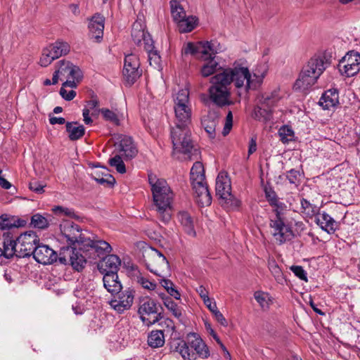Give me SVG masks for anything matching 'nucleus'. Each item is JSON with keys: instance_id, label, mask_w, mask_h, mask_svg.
Returning <instances> with one entry per match:
<instances>
[{"instance_id": "nucleus-1", "label": "nucleus", "mask_w": 360, "mask_h": 360, "mask_svg": "<svg viewBox=\"0 0 360 360\" xmlns=\"http://www.w3.org/2000/svg\"><path fill=\"white\" fill-rule=\"evenodd\" d=\"M267 73L265 64L258 65L250 72L244 63L236 61L212 76L210 79L208 95L210 101L218 107L231 105V88L233 84L238 96L251 90L258 89Z\"/></svg>"}, {"instance_id": "nucleus-2", "label": "nucleus", "mask_w": 360, "mask_h": 360, "mask_svg": "<svg viewBox=\"0 0 360 360\" xmlns=\"http://www.w3.org/2000/svg\"><path fill=\"white\" fill-rule=\"evenodd\" d=\"M175 126L171 130V139L173 144V153L184 154L191 158L193 150L191 139L190 125L191 124V107H181L174 109Z\"/></svg>"}, {"instance_id": "nucleus-3", "label": "nucleus", "mask_w": 360, "mask_h": 360, "mask_svg": "<svg viewBox=\"0 0 360 360\" xmlns=\"http://www.w3.org/2000/svg\"><path fill=\"white\" fill-rule=\"evenodd\" d=\"M148 182L151 187L153 205L158 217L163 223H168L172 218L174 194L164 179H159L153 174H148Z\"/></svg>"}, {"instance_id": "nucleus-4", "label": "nucleus", "mask_w": 360, "mask_h": 360, "mask_svg": "<svg viewBox=\"0 0 360 360\" xmlns=\"http://www.w3.org/2000/svg\"><path fill=\"white\" fill-rule=\"evenodd\" d=\"M330 56L326 53L313 56L303 66L294 88L299 91H305L315 84L331 63Z\"/></svg>"}, {"instance_id": "nucleus-5", "label": "nucleus", "mask_w": 360, "mask_h": 360, "mask_svg": "<svg viewBox=\"0 0 360 360\" xmlns=\"http://www.w3.org/2000/svg\"><path fill=\"white\" fill-rule=\"evenodd\" d=\"M144 262L147 269L160 277L165 278L169 275L170 268L166 257L156 249L146 251L143 255Z\"/></svg>"}, {"instance_id": "nucleus-6", "label": "nucleus", "mask_w": 360, "mask_h": 360, "mask_svg": "<svg viewBox=\"0 0 360 360\" xmlns=\"http://www.w3.org/2000/svg\"><path fill=\"white\" fill-rule=\"evenodd\" d=\"M82 250L79 248V250L74 248L71 246H64L60 248L58 255V261L62 264H70L74 269L79 271L83 269L86 263V257L87 252H85V255H83L80 251Z\"/></svg>"}, {"instance_id": "nucleus-7", "label": "nucleus", "mask_w": 360, "mask_h": 360, "mask_svg": "<svg viewBox=\"0 0 360 360\" xmlns=\"http://www.w3.org/2000/svg\"><path fill=\"white\" fill-rule=\"evenodd\" d=\"M62 236L70 245L77 243L81 248L83 241L85 240L89 233L87 231L82 232L80 227L71 221H63L60 225Z\"/></svg>"}, {"instance_id": "nucleus-8", "label": "nucleus", "mask_w": 360, "mask_h": 360, "mask_svg": "<svg viewBox=\"0 0 360 360\" xmlns=\"http://www.w3.org/2000/svg\"><path fill=\"white\" fill-rule=\"evenodd\" d=\"M70 45L65 41H57L44 48L39 60V64L42 67H47L54 60L66 55L70 51Z\"/></svg>"}, {"instance_id": "nucleus-9", "label": "nucleus", "mask_w": 360, "mask_h": 360, "mask_svg": "<svg viewBox=\"0 0 360 360\" xmlns=\"http://www.w3.org/2000/svg\"><path fill=\"white\" fill-rule=\"evenodd\" d=\"M269 227L271 235L279 244L290 240L294 236L291 227L285 219L269 217Z\"/></svg>"}, {"instance_id": "nucleus-10", "label": "nucleus", "mask_w": 360, "mask_h": 360, "mask_svg": "<svg viewBox=\"0 0 360 360\" xmlns=\"http://www.w3.org/2000/svg\"><path fill=\"white\" fill-rule=\"evenodd\" d=\"M39 242L34 231H27L16 238L17 256L25 257L32 255Z\"/></svg>"}, {"instance_id": "nucleus-11", "label": "nucleus", "mask_w": 360, "mask_h": 360, "mask_svg": "<svg viewBox=\"0 0 360 360\" xmlns=\"http://www.w3.org/2000/svg\"><path fill=\"white\" fill-rule=\"evenodd\" d=\"M231 181L224 172H220L216 179V194L224 203L238 207L240 202L231 193Z\"/></svg>"}, {"instance_id": "nucleus-12", "label": "nucleus", "mask_w": 360, "mask_h": 360, "mask_svg": "<svg viewBox=\"0 0 360 360\" xmlns=\"http://www.w3.org/2000/svg\"><path fill=\"white\" fill-rule=\"evenodd\" d=\"M338 70L342 75L353 77L360 70V53L349 51L339 62Z\"/></svg>"}, {"instance_id": "nucleus-13", "label": "nucleus", "mask_w": 360, "mask_h": 360, "mask_svg": "<svg viewBox=\"0 0 360 360\" xmlns=\"http://www.w3.org/2000/svg\"><path fill=\"white\" fill-rule=\"evenodd\" d=\"M138 312L142 321L148 326L154 324L161 318L160 314L158 313L157 303L148 297L140 302Z\"/></svg>"}, {"instance_id": "nucleus-14", "label": "nucleus", "mask_w": 360, "mask_h": 360, "mask_svg": "<svg viewBox=\"0 0 360 360\" xmlns=\"http://www.w3.org/2000/svg\"><path fill=\"white\" fill-rule=\"evenodd\" d=\"M85 240L83 241V245L81 250L84 252H90V254H96L97 257H101L112 251L110 245L105 240L100 239L97 236L91 234L87 236Z\"/></svg>"}, {"instance_id": "nucleus-15", "label": "nucleus", "mask_w": 360, "mask_h": 360, "mask_svg": "<svg viewBox=\"0 0 360 360\" xmlns=\"http://www.w3.org/2000/svg\"><path fill=\"white\" fill-rule=\"evenodd\" d=\"M123 76L129 84H134L142 74L140 70L139 57L134 53L125 56L124 60Z\"/></svg>"}, {"instance_id": "nucleus-16", "label": "nucleus", "mask_w": 360, "mask_h": 360, "mask_svg": "<svg viewBox=\"0 0 360 360\" xmlns=\"http://www.w3.org/2000/svg\"><path fill=\"white\" fill-rule=\"evenodd\" d=\"M131 37L136 44L143 46L144 50H151L153 42L149 33L145 31V25L141 20H136L131 28Z\"/></svg>"}, {"instance_id": "nucleus-17", "label": "nucleus", "mask_w": 360, "mask_h": 360, "mask_svg": "<svg viewBox=\"0 0 360 360\" xmlns=\"http://www.w3.org/2000/svg\"><path fill=\"white\" fill-rule=\"evenodd\" d=\"M117 297H115L109 302L110 307L119 314L129 310L134 302V295L132 290L128 288L124 291L117 293Z\"/></svg>"}, {"instance_id": "nucleus-18", "label": "nucleus", "mask_w": 360, "mask_h": 360, "mask_svg": "<svg viewBox=\"0 0 360 360\" xmlns=\"http://www.w3.org/2000/svg\"><path fill=\"white\" fill-rule=\"evenodd\" d=\"M279 98L277 96H271L264 98L262 106H257L255 108L253 116L254 118L259 121H269L271 119V108L276 105Z\"/></svg>"}, {"instance_id": "nucleus-19", "label": "nucleus", "mask_w": 360, "mask_h": 360, "mask_svg": "<svg viewBox=\"0 0 360 360\" xmlns=\"http://www.w3.org/2000/svg\"><path fill=\"white\" fill-rule=\"evenodd\" d=\"M32 255L38 263L42 264H51L58 259L56 252L46 245L39 243Z\"/></svg>"}, {"instance_id": "nucleus-20", "label": "nucleus", "mask_w": 360, "mask_h": 360, "mask_svg": "<svg viewBox=\"0 0 360 360\" xmlns=\"http://www.w3.org/2000/svg\"><path fill=\"white\" fill-rule=\"evenodd\" d=\"M105 18L103 15L96 13L90 19L88 28L91 39L100 42L103 37Z\"/></svg>"}, {"instance_id": "nucleus-21", "label": "nucleus", "mask_w": 360, "mask_h": 360, "mask_svg": "<svg viewBox=\"0 0 360 360\" xmlns=\"http://www.w3.org/2000/svg\"><path fill=\"white\" fill-rule=\"evenodd\" d=\"M194 198L198 205L209 206L212 203V196L205 181L192 184Z\"/></svg>"}, {"instance_id": "nucleus-22", "label": "nucleus", "mask_w": 360, "mask_h": 360, "mask_svg": "<svg viewBox=\"0 0 360 360\" xmlns=\"http://www.w3.org/2000/svg\"><path fill=\"white\" fill-rule=\"evenodd\" d=\"M121 260L115 255H108L98 263V269L102 274L117 273Z\"/></svg>"}, {"instance_id": "nucleus-23", "label": "nucleus", "mask_w": 360, "mask_h": 360, "mask_svg": "<svg viewBox=\"0 0 360 360\" xmlns=\"http://www.w3.org/2000/svg\"><path fill=\"white\" fill-rule=\"evenodd\" d=\"M60 80L65 79H82L83 77L80 68L70 61L61 60L59 62Z\"/></svg>"}, {"instance_id": "nucleus-24", "label": "nucleus", "mask_w": 360, "mask_h": 360, "mask_svg": "<svg viewBox=\"0 0 360 360\" xmlns=\"http://www.w3.org/2000/svg\"><path fill=\"white\" fill-rule=\"evenodd\" d=\"M219 115L216 111H210L201 121L202 127L211 139L215 138L216 127L219 123Z\"/></svg>"}, {"instance_id": "nucleus-25", "label": "nucleus", "mask_w": 360, "mask_h": 360, "mask_svg": "<svg viewBox=\"0 0 360 360\" xmlns=\"http://www.w3.org/2000/svg\"><path fill=\"white\" fill-rule=\"evenodd\" d=\"M118 147L120 152L122 153V155L124 156L125 160H131L138 153V149L132 139L129 136H122Z\"/></svg>"}, {"instance_id": "nucleus-26", "label": "nucleus", "mask_w": 360, "mask_h": 360, "mask_svg": "<svg viewBox=\"0 0 360 360\" xmlns=\"http://www.w3.org/2000/svg\"><path fill=\"white\" fill-rule=\"evenodd\" d=\"M91 176L98 184L105 186H112L115 183V178L104 167H97L92 171Z\"/></svg>"}, {"instance_id": "nucleus-27", "label": "nucleus", "mask_w": 360, "mask_h": 360, "mask_svg": "<svg viewBox=\"0 0 360 360\" xmlns=\"http://www.w3.org/2000/svg\"><path fill=\"white\" fill-rule=\"evenodd\" d=\"M103 275V281L105 288L112 295L120 293L122 285L118 279L117 273H105Z\"/></svg>"}, {"instance_id": "nucleus-28", "label": "nucleus", "mask_w": 360, "mask_h": 360, "mask_svg": "<svg viewBox=\"0 0 360 360\" xmlns=\"http://www.w3.org/2000/svg\"><path fill=\"white\" fill-rule=\"evenodd\" d=\"M319 105L325 110L335 107L339 103V95L336 89H330L324 92L321 97Z\"/></svg>"}, {"instance_id": "nucleus-29", "label": "nucleus", "mask_w": 360, "mask_h": 360, "mask_svg": "<svg viewBox=\"0 0 360 360\" xmlns=\"http://www.w3.org/2000/svg\"><path fill=\"white\" fill-rule=\"evenodd\" d=\"M26 224V220L21 219L17 216L7 214H4L0 216V229L1 230L23 227Z\"/></svg>"}, {"instance_id": "nucleus-30", "label": "nucleus", "mask_w": 360, "mask_h": 360, "mask_svg": "<svg viewBox=\"0 0 360 360\" xmlns=\"http://www.w3.org/2000/svg\"><path fill=\"white\" fill-rule=\"evenodd\" d=\"M316 223L328 233H333L337 229V222L326 212L318 214L316 217Z\"/></svg>"}, {"instance_id": "nucleus-31", "label": "nucleus", "mask_w": 360, "mask_h": 360, "mask_svg": "<svg viewBox=\"0 0 360 360\" xmlns=\"http://www.w3.org/2000/svg\"><path fill=\"white\" fill-rule=\"evenodd\" d=\"M203 49H205V52H202L201 57L204 60L208 58H214V56L223 51V47L217 41H210L202 42Z\"/></svg>"}, {"instance_id": "nucleus-32", "label": "nucleus", "mask_w": 360, "mask_h": 360, "mask_svg": "<svg viewBox=\"0 0 360 360\" xmlns=\"http://www.w3.org/2000/svg\"><path fill=\"white\" fill-rule=\"evenodd\" d=\"M269 202L273 207L272 212L274 214V216L270 217L271 218L285 219L288 210L285 203L280 202L274 195L273 198L269 199Z\"/></svg>"}, {"instance_id": "nucleus-33", "label": "nucleus", "mask_w": 360, "mask_h": 360, "mask_svg": "<svg viewBox=\"0 0 360 360\" xmlns=\"http://www.w3.org/2000/svg\"><path fill=\"white\" fill-rule=\"evenodd\" d=\"M178 219L183 226L185 232L191 236H195L196 233L194 229L193 221L191 215L186 212H180L178 214Z\"/></svg>"}, {"instance_id": "nucleus-34", "label": "nucleus", "mask_w": 360, "mask_h": 360, "mask_svg": "<svg viewBox=\"0 0 360 360\" xmlns=\"http://www.w3.org/2000/svg\"><path fill=\"white\" fill-rule=\"evenodd\" d=\"M174 109L181 107H191L189 100V91L187 89H183L178 91L173 96Z\"/></svg>"}, {"instance_id": "nucleus-35", "label": "nucleus", "mask_w": 360, "mask_h": 360, "mask_svg": "<svg viewBox=\"0 0 360 360\" xmlns=\"http://www.w3.org/2000/svg\"><path fill=\"white\" fill-rule=\"evenodd\" d=\"M66 131L69 139L71 141H75L84 136L85 129L83 125L78 124L77 122H67Z\"/></svg>"}, {"instance_id": "nucleus-36", "label": "nucleus", "mask_w": 360, "mask_h": 360, "mask_svg": "<svg viewBox=\"0 0 360 360\" xmlns=\"http://www.w3.org/2000/svg\"><path fill=\"white\" fill-rule=\"evenodd\" d=\"M205 63L201 68V75L204 77H209L214 73H216L218 70L220 72L222 71L224 68H221L218 62H217L214 58H208L205 60Z\"/></svg>"}, {"instance_id": "nucleus-37", "label": "nucleus", "mask_w": 360, "mask_h": 360, "mask_svg": "<svg viewBox=\"0 0 360 360\" xmlns=\"http://www.w3.org/2000/svg\"><path fill=\"white\" fill-rule=\"evenodd\" d=\"M267 265L269 271L274 277L276 282L279 284H283L285 281V278L281 269L276 260L273 257H269L268 259Z\"/></svg>"}, {"instance_id": "nucleus-38", "label": "nucleus", "mask_w": 360, "mask_h": 360, "mask_svg": "<svg viewBox=\"0 0 360 360\" xmlns=\"http://www.w3.org/2000/svg\"><path fill=\"white\" fill-rule=\"evenodd\" d=\"M165 335L162 330H152L148 336V344L152 348H159L165 344Z\"/></svg>"}, {"instance_id": "nucleus-39", "label": "nucleus", "mask_w": 360, "mask_h": 360, "mask_svg": "<svg viewBox=\"0 0 360 360\" xmlns=\"http://www.w3.org/2000/svg\"><path fill=\"white\" fill-rule=\"evenodd\" d=\"M3 255L6 258L13 257L14 254L17 255L16 239L14 240L10 237L9 233H4Z\"/></svg>"}, {"instance_id": "nucleus-40", "label": "nucleus", "mask_w": 360, "mask_h": 360, "mask_svg": "<svg viewBox=\"0 0 360 360\" xmlns=\"http://www.w3.org/2000/svg\"><path fill=\"white\" fill-rule=\"evenodd\" d=\"M205 177L202 164L200 162H195L191 169V184H195V182H204L205 181Z\"/></svg>"}, {"instance_id": "nucleus-41", "label": "nucleus", "mask_w": 360, "mask_h": 360, "mask_svg": "<svg viewBox=\"0 0 360 360\" xmlns=\"http://www.w3.org/2000/svg\"><path fill=\"white\" fill-rule=\"evenodd\" d=\"M171 348L173 351L178 352L184 360H190L191 358L188 345L184 340H178L174 341Z\"/></svg>"}, {"instance_id": "nucleus-42", "label": "nucleus", "mask_w": 360, "mask_h": 360, "mask_svg": "<svg viewBox=\"0 0 360 360\" xmlns=\"http://www.w3.org/2000/svg\"><path fill=\"white\" fill-rule=\"evenodd\" d=\"M159 295L162 298L165 307L172 312L174 317L180 319L182 316L181 307L166 295L161 293Z\"/></svg>"}, {"instance_id": "nucleus-43", "label": "nucleus", "mask_w": 360, "mask_h": 360, "mask_svg": "<svg viewBox=\"0 0 360 360\" xmlns=\"http://www.w3.org/2000/svg\"><path fill=\"white\" fill-rule=\"evenodd\" d=\"M198 19L192 15L186 16L178 22V28L180 32H191L195 27Z\"/></svg>"}, {"instance_id": "nucleus-44", "label": "nucleus", "mask_w": 360, "mask_h": 360, "mask_svg": "<svg viewBox=\"0 0 360 360\" xmlns=\"http://www.w3.org/2000/svg\"><path fill=\"white\" fill-rule=\"evenodd\" d=\"M191 346L200 357L206 359L210 356L209 349L201 338H196L191 342Z\"/></svg>"}, {"instance_id": "nucleus-45", "label": "nucleus", "mask_w": 360, "mask_h": 360, "mask_svg": "<svg viewBox=\"0 0 360 360\" xmlns=\"http://www.w3.org/2000/svg\"><path fill=\"white\" fill-rule=\"evenodd\" d=\"M181 0H171V12L174 20L178 23L184 17L186 16L183 7L180 4Z\"/></svg>"}, {"instance_id": "nucleus-46", "label": "nucleus", "mask_w": 360, "mask_h": 360, "mask_svg": "<svg viewBox=\"0 0 360 360\" xmlns=\"http://www.w3.org/2000/svg\"><path fill=\"white\" fill-rule=\"evenodd\" d=\"M205 49H203V46L202 45V41L199 42L197 45L193 43L189 42L186 44V45L184 47L182 52L183 53L191 54V55H197L200 53L202 56V52H205Z\"/></svg>"}, {"instance_id": "nucleus-47", "label": "nucleus", "mask_w": 360, "mask_h": 360, "mask_svg": "<svg viewBox=\"0 0 360 360\" xmlns=\"http://www.w3.org/2000/svg\"><path fill=\"white\" fill-rule=\"evenodd\" d=\"M31 225L37 229H44L49 226V221L46 217L40 214H35L31 217Z\"/></svg>"}, {"instance_id": "nucleus-48", "label": "nucleus", "mask_w": 360, "mask_h": 360, "mask_svg": "<svg viewBox=\"0 0 360 360\" xmlns=\"http://www.w3.org/2000/svg\"><path fill=\"white\" fill-rule=\"evenodd\" d=\"M278 136L283 143H288L293 140L294 131L290 127L284 126L278 130Z\"/></svg>"}, {"instance_id": "nucleus-49", "label": "nucleus", "mask_w": 360, "mask_h": 360, "mask_svg": "<svg viewBox=\"0 0 360 360\" xmlns=\"http://www.w3.org/2000/svg\"><path fill=\"white\" fill-rule=\"evenodd\" d=\"M302 212L308 216H314L318 214L319 207L311 204L307 200L302 198L300 201Z\"/></svg>"}, {"instance_id": "nucleus-50", "label": "nucleus", "mask_w": 360, "mask_h": 360, "mask_svg": "<svg viewBox=\"0 0 360 360\" xmlns=\"http://www.w3.org/2000/svg\"><path fill=\"white\" fill-rule=\"evenodd\" d=\"M254 297L262 309L269 308L271 300L268 293L257 291L254 294Z\"/></svg>"}, {"instance_id": "nucleus-51", "label": "nucleus", "mask_w": 360, "mask_h": 360, "mask_svg": "<svg viewBox=\"0 0 360 360\" xmlns=\"http://www.w3.org/2000/svg\"><path fill=\"white\" fill-rule=\"evenodd\" d=\"M108 162L110 166L115 167L119 173L124 174L126 172L125 165L120 155H116L110 158Z\"/></svg>"}, {"instance_id": "nucleus-52", "label": "nucleus", "mask_w": 360, "mask_h": 360, "mask_svg": "<svg viewBox=\"0 0 360 360\" xmlns=\"http://www.w3.org/2000/svg\"><path fill=\"white\" fill-rule=\"evenodd\" d=\"M136 282L144 289L153 290L156 288V283L149 281L148 278L142 276L141 274L136 276Z\"/></svg>"}, {"instance_id": "nucleus-53", "label": "nucleus", "mask_w": 360, "mask_h": 360, "mask_svg": "<svg viewBox=\"0 0 360 360\" xmlns=\"http://www.w3.org/2000/svg\"><path fill=\"white\" fill-rule=\"evenodd\" d=\"M99 111L102 113L105 120L110 121L116 124L119 123V119L117 117V115L113 111L107 108H102L99 110Z\"/></svg>"}, {"instance_id": "nucleus-54", "label": "nucleus", "mask_w": 360, "mask_h": 360, "mask_svg": "<svg viewBox=\"0 0 360 360\" xmlns=\"http://www.w3.org/2000/svg\"><path fill=\"white\" fill-rule=\"evenodd\" d=\"M52 211L56 214H63L72 218H75L77 217L72 209L63 207L62 206H55L52 208Z\"/></svg>"}, {"instance_id": "nucleus-55", "label": "nucleus", "mask_w": 360, "mask_h": 360, "mask_svg": "<svg viewBox=\"0 0 360 360\" xmlns=\"http://www.w3.org/2000/svg\"><path fill=\"white\" fill-rule=\"evenodd\" d=\"M153 43L151 45V50H146L148 54V60L150 65H158L160 63V57L157 51L154 50Z\"/></svg>"}, {"instance_id": "nucleus-56", "label": "nucleus", "mask_w": 360, "mask_h": 360, "mask_svg": "<svg viewBox=\"0 0 360 360\" xmlns=\"http://www.w3.org/2000/svg\"><path fill=\"white\" fill-rule=\"evenodd\" d=\"M233 126V115L231 111H229L226 117L224 127L222 131L223 135L226 136L231 131Z\"/></svg>"}, {"instance_id": "nucleus-57", "label": "nucleus", "mask_w": 360, "mask_h": 360, "mask_svg": "<svg viewBox=\"0 0 360 360\" xmlns=\"http://www.w3.org/2000/svg\"><path fill=\"white\" fill-rule=\"evenodd\" d=\"M290 270L295 274V275L300 279L303 281H307V273L301 266H292Z\"/></svg>"}, {"instance_id": "nucleus-58", "label": "nucleus", "mask_w": 360, "mask_h": 360, "mask_svg": "<svg viewBox=\"0 0 360 360\" xmlns=\"http://www.w3.org/2000/svg\"><path fill=\"white\" fill-rule=\"evenodd\" d=\"M29 188L31 191L37 193H41L44 192V186L39 181L34 180L32 181L29 184Z\"/></svg>"}, {"instance_id": "nucleus-59", "label": "nucleus", "mask_w": 360, "mask_h": 360, "mask_svg": "<svg viewBox=\"0 0 360 360\" xmlns=\"http://www.w3.org/2000/svg\"><path fill=\"white\" fill-rule=\"evenodd\" d=\"M60 94L65 100L71 101L75 97L76 92L73 90L68 92L63 87H61Z\"/></svg>"}, {"instance_id": "nucleus-60", "label": "nucleus", "mask_w": 360, "mask_h": 360, "mask_svg": "<svg viewBox=\"0 0 360 360\" xmlns=\"http://www.w3.org/2000/svg\"><path fill=\"white\" fill-rule=\"evenodd\" d=\"M213 315L214 316L216 320L223 326L226 327L228 326V323L226 319L224 318V315L220 312V311L215 310L214 312H212Z\"/></svg>"}, {"instance_id": "nucleus-61", "label": "nucleus", "mask_w": 360, "mask_h": 360, "mask_svg": "<svg viewBox=\"0 0 360 360\" xmlns=\"http://www.w3.org/2000/svg\"><path fill=\"white\" fill-rule=\"evenodd\" d=\"M300 176V172L295 169H290L287 174V179L290 184H295Z\"/></svg>"}, {"instance_id": "nucleus-62", "label": "nucleus", "mask_w": 360, "mask_h": 360, "mask_svg": "<svg viewBox=\"0 0 360 360\" xmlns=\"http://www.w3.org/2000/svg\"><path fill=\"white\" fill-rule=\"evenodd\" d=\"M65 82H63V86L64 89L66 86H69L71 88H76L77 84L81 81L82 79H65Z\"/></svg>"}, {"instance_id": "nucleus-63", "label": "nucleus", "mask_w": 360, "mask_h": 360, "mask_svg": "<svg viewBox=\"0 0 360 360\" xmlns=\"http://www.w3.org/2000/svg\"><path fill=\"white\" fill-rule=\"evenodd\" d=\"M203 302L212 313L217 309L216 302H212V300L210 297H207L205 300H204Z\"/></svg>"}, {"instance_id": "nucleus-64", "label": "nucleus", "mask_w": 360, "mask_h": 360, "mask_svg": "<svg viewBox=\"0 0 360 360\" xmlns=\"http://www.w3.org/2000/svg\"><path fill=\"white\" fill-rule=\"evenodd\" d=\"M196 292L198 293V295L202 299V300L209 297L208 290L203 285H200L199 287H198L196 288Z\"/></svg>"}]
</instances>
